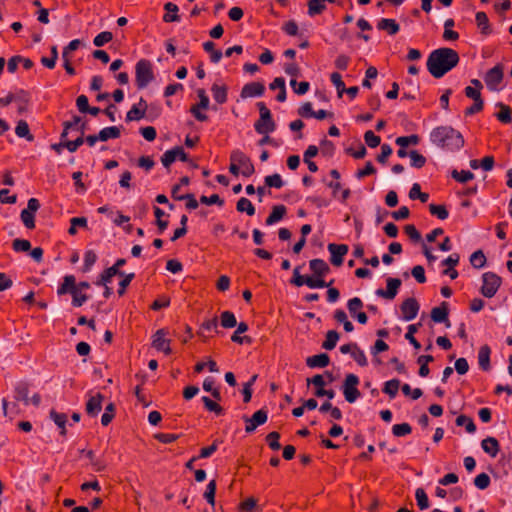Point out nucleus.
Instances as JSON below:
<instances>
[{"mask_svg": "<svg viewBox=\"0 0 512 512\" xmlns=\"http://www.w3.org/2000/svg\"><path fill=\"white\" fill-rule=\"evenodd\" d=\"M503 77L504 67L502 64H497L485 73L484 82L490 91H499L501 90Z\"/></svg>", "mask_w": 512, "mask_h": 512, "instance_id": "nucleus-5", "label": "nucleus"}, {"mask_svg": "<svg viewBox=\"0 0 512 512\" xmlns=\"http://www.w3.org/2000/svg\"><path fill=\"white\" fill-rule=\"evenodd\" d=\"M265 86L260 82H250L243 86L240 96L243 99L259 97L264 94Z\"/></svg>", "mask_w": 512, "mask_h": 512, "instance_id": "nucleus-15", "label": "nucleus"}, {"mask_svg": "<svg viewBox=\"0 0 512 512\" xmlns=\"http://www.w3.org/2000/svg\"><path fill=\"white\" fill-rule=\"evenodd\" d=\"M497 106L500 108V111L496 114L497 119L505 124L510 123L512 121L511 108L503 103H498Z\"/></svg>", "mask_w": 512, "mask_h": 512, "instance_id": "nucleus-35", "label": "nucleus"}, {"mask_svg": "<svg viewBox=\"0 0 512 512\" xmlns=\"http://www.w3.org/2000/svg\"><path fill=\"white\" fill-rule=\"evenodd\" d=\"M237 329L231 336V340L235 343L242 344L244 342L250 343L251 339L247 336L241 337L240 334L245 333L248 330V325L245 322H240L236 325Z\"/></svg>", "mask_w": 512, "mask_h": 512, "instance_id": "nucleus-32", "label": "nucleus"}, {"mask_svg": "<svg viewBox=\"0 0 512 512\" xmlns=\"http://www.w3.org/2000/svg\"><path fill=\"white\" fill-rule=\"evenodd\" d=\"M15 133L18 137L26 138L28 141H33L34 136L30 133L28 123L24 120H20L15 128Z\"/></svg>", "mask_w": 512, "mask_h": 512, "instance_id": "nucleus-36", "label": "nucleus"}, {"mask_svg": "<svg viewBox=\"0 0 512 512\" xmlns=\"http://www.w3.org/2000/svg\"><path fill=\"white\" fill-rule=\"evenodd\" d=\"M102 400L103 395L101 393L91 395L86 403V413L92 417L97 416L102 409Z\"/></svg>", "mask_w": 512, "mask_h": 512, "instance_id": "nucleus-16", "label": "nucleus"}, {"mask_svg": "<svg viewBox=\"0 0 512 512\" xmlns=\"http://www.w3.org/2000/svg\"><path fill=\"white\" fill-rule=\"evenodd\" d=\"M146 113L143 109L138 108L137 105H133L126 114V121H139L145 117Z\"/></svg>", "mask_w": 512, "mask_h": 512, "instance_id": "nucleus-52", "label": "nucleus"}, {"mask_svg": "<svg viewBox=\"0 0 512 512\" xmlns=\"http://www.w3.org/2000/svg\"><path fill=\"white\" fill-rule=\"evenodd\" d=\"M115 416V405L113 403H109L105 407V412L101 417V423L103 426H107L111 423L112 419Z\"/></svg>", "mask_w": 512, "mask_h": 512, "instance_id": "nucleus-56", "label": "nucleus"}, {"mask_svg": "<svg viewBox=\"0 0 512 512\" xmlns=\"http://www.w3.org/2000/svg\"><path fill=\"white\" fill-rule=\"evenodd\" d=\"M490 483V477L486 473H480L474 478V485L480 490L488 488Z\"/></svg>", "mask_w": 512, "mask_h": 512, "instance_id": "nucleus-59", "label": "nucleus"}, {"mask_svg": "<svg viewBox=\"0 0 512 512\" xmlns=\"http://www.w3.org/2000/svg\"><path fill=\"white\" fill-rule=\"evenodd\" d=\"M168 332L165 329L157 330L153 335L152 346L157 351H161L166 355H170L172 350L170 348V339H167Z\"/></svg>", "mask_w": 512, "mask_h": 512, "instance_id": "nucleus-9", "label": "nucleus"}, {"mask_svg": "<svg viewBox=\"0 0 512 512\" xmlns=\"http://www.w3.org/2000/svg\"><path fill=\"white\" fill-rule=\"evenodd\" d=\"M257 107L259 109L260 117L255 122L254 128L258 134H269L276 129V124L272 119L270 110L267 108L264 102H258Z\"/></svg>", "mask_w": 512, "mask_h": 512, "instance_id": "nucleus-4", "label": "nucleus"}, {"mask_svg": "<svg viewBox=\"0 0 512 512\" xmlns=\"http://www.w3.org/2000/svg\"><path fill=\"white\" fill-rule=\"evenodd\" d=\"M236 209L238 212H246L249 216H253L255 214V207L252 202L245 198L241 197L236 204Z\"/></svg>", "mask_w": 512, "mask_h": 512, "instance_id": "nucleus-34", "label": "nucleus"}, {"mask_svg": "<svg viewBox=\"0 0 512 512\" xmlns=\"http://www.w3.org/2000/svg\"><path fill=\"white\" fill-rule=\"evenodd\" d=\"M154 80L152 63L147 59H140L135 66V82L139 89H144Z\"/></svg>", "mask_w": 512, "mask_h": 512, "instance_id": "nucleus-3", "label": "nucleus"}, {"mask_svg": "<svg viewBox=\"0 0 512 512\" xmlns=\"http://www.w3.org/2000/svg\"><path fill=\"white\" fill-rule=\"evenodd\" d=\"M483 284L481 287V293L483 296L487 298L493 297L500 285H501V278L493 273V272H486L482 276Z\"/></svg>", "mask_w": 512, "mask_h": 512, "instance_id": "nucleus-7", "label": "nucleus"}, {"mask_svg": "<svg viewBox=\"0 0 512 512\" xmlns=\"http://www.w3.org/2000/svg\"><path fill=\"white\" fill-rule=\"evenodd\" d=\"M97 261V255L93 250H87L84 254V265L83 270L85 272L89 271L91 267Z\"/></svg>", "mask_w": 512, "mask_h": 512, "instance_id": "nucleus-61", "label": "nucleus"}, {"mask_svg": "<svg viewBox=\"0 0 512 512\" xmlns=\"http://www.w3.org/2000/svg\"><path fill=\"white\" fill-rule=\"evenodd\" d=\"M221 326L224 328H233L237 325L235 315L230 311H224L221 313Z\"/></svg>", "mask_w": 512, "mask_h": 512, "instance_id": "nucleus-46", "label": "nucleus"}, {"mask_svg": "<svg viewBox=\"0 0 512 512\" xmlns=\"http://www.w3.org/2000/svg\"><path fill=\"white\" fill-rule=\"evenodd\" d=\"M457 426H465V429L468 433H474L476 431V426L472 418L466 415H459L456 418Z\"/></svg>", "mask_w": 512, "mask_h": 512, "instance_id": "nucleus-42", "label": "nucleus"}, {"mask_svg": "<svg viewBox=\"0 0 512 512\" xmlns=\"http://www.w3.org/2000/svg\"><path fill=\"white\" fill-rule=\"evenodd\" d=\"M328 251L331 254V263L334 266H341L344 260V256L348 252V246L346 244L330 243L328 245Z\"/></svg>", "mask_w": 512, "mask_h": 512, "instance_id": "nucleus-12", "label": "nucleus"}, {"mask_svg": "<svg viewBox=\"0 0 512 512\" xmlns=\"http://www.w3.org/2000/svg\"><path fill=\"white\" fill-rule=\"evenodd\" d=\"M230 161H236L238 163V167H242L241 173L245 177H249L255 172L254 165L250 158L240 150H233L231 152Z\"/></svg>", "mask_w": 512, "mask_h": 512, "instance_id": "nucleus-8", "label": "nucleus"}, {"mask_svg": "<svg viewBox=\"0 0 512 512\" xmlns=\"http://www.w3.org/2000/svg\"><path fill=\"white\" fill-rule=\"evenodd\" d=\"M330 363V358L326 353L310 356L306 359V364L310 368H324Z\"/></svg>", "mask_w": 512, "mask_h": 512, "instance_id": "nucleus-20", "label": "nucleus"}, {"mask_svg": "<svg viewBox=\"0 0 512 512\" xmlns=\"http://www.w3.org/2000/svg\"><path fill=\"white\" fill-rule=\"evenodd\" d=\"M449 308L447 302H442L440 306L431 310V319L435 323H444L446 327H450L451 323L448 319Z\"/></svg>", "mask_w": 512, "mask_h": 512, "instance_id": "nucleus-14", "label": "nucleus"}, {"mask_svg": "<svg viewBox=\"0 0 512 512\" xmlns=\"http://www.w3.org/2000/svg\"><path fill=\"white\" fill-rule=\"evenodd\" d=\"M401 284L400 279L389 277L386 280V290L380 288L377 289L375 293L379 297L392 300L396 297Z\"/></svg>", "mask_w": 512, "mask_h": 512, "instance_id": "nucleus-10", "label": "nucleus"}, {"mask_svg": "<svg viewBox=\"0 0 512 512\" xmlns=\"http://www.w3.org/2000/svg\"><path fill=\"white\" fill-rule=\"evenodd\" d=\"M475 20L477 26L481 29V33L484 35H488L491 33L489 19L485 12L479 11L475 15Z\"/></svg>", "mask_w": 512, "mask_h": 512, "instance_id": "nucleus-33", "label": "nucleus"}, {"mask_svg": "<svg viewBox=\"0 0 512 512\" xmlns=\"http://www.w3.org/2000/svg\"><path fill=\"white\" fill-rule=\"evenodd\" d=\"M338 340V332L335 330H329L326 334V339L322 343V348H324L325 350H332L335 348Z\"/></svg>", "mask_w": 512, "mask_h": 512, "instance_id": "nucleus-40", "label": "nucleus"}, {"mask_svg": "<svg viewBox=\"0 0 512 512\" xmlns=\"http://www.w3.org/2000/svg\"><path fill=\"white\" fill-rule=\"evenodd\" d=\"M460 57L452 48L442 47L433 50L427 59V70L434 78H442L458 65Z\"/></svg>", "mask_w": 512, "mask_h": 512, "instance_id": "nucleus-1", "label": "nucleus"}, {"mask_svg": "<svg viewBox=\"0 0 512 512\" xmlns=\"http://www.w3.org/2000/svg\"><path fill=\"white\" fill-rule=\"evenodd\" d=\"M201 400L208 411L214 412L216 415L223 414V408L209 397L203 396Z\"/></svg>", "mask_w": 512, "mask_h": 512, "instance_id": "nucleus-51", "label": "nucleus"}, {"mask_svg": "<svg viewBox=\"0 0 512 512\" xmlns=\"http://www.w3.org/2000/svg\"><path fill=\"white\" fill-rule=\"evenodd\" d=\"M481 447L485 453H487L488 455H490L493 458L497 456V454L500 450V445H499L498 440L496 438L490 437V436L482 440Z\"/></svg>", "mask_w": 512, "mask_h": 512, "instance_id": "nucleus-19", "label": "nucleus"}, {"mask_svg": "<svg viewBox=\"0 0 512 512\" xmlns=\"http://www.w3.org/2000/svg\"><path fill=\"white\" fill-rule=\"evenodd\" d=\"M470 263L475 268H482L486 263V257L481 250L473 252L470 256Z\"/></svg>", "mask_w": 512, "mask_h": 512, "instance_id": "nucleus-49", "label": "nucleus"}, {"mask_svg": "<svg viewBox=\"0 0 512 512\" xmlns=\"http://www.w3.org/2000/svg\"><path fill=\"white\" fill-rule=\"evenodd\" d=\"M429 211L440 220H445L449 216V212L445 205L430 204Z\"/></svg>", "mask_w": 512, "mask_h": 512, "instance_id": "nucleus-43", "label": "nucleus"}, {"mask_svg": "<svg viewBox=\"0 0 512 512\" xmlns=\"http://www.w3.org/2000/svg\"><path fill=\"white\" fill-rule=\"evenodd\" d=\"M216 481L211 480L206 487V491L204 493V498L207 500L209 504L212 506L215 504V493H216Z\"/></svg>", "mask_w": 512, "mask_h": 512, "instance_id": "nucleus-58", "label": "nucleus"}, {"mask_svg": "<svg viewBox=\"0 0 512 512\" xmlns=\"http://www.w3.org/2000/svg\"><path fill=\"white\" fill-rule=\"evenodd\" d=\"M113 39V34L109 31L99 33L93 40V44L97 47L104 46Z\"/></svg>", "mask_w": 512, "mask_h": 512, "instance_id": "nucleus-60", "label": "nucleus"}, {"mask_svg": "<svg viewBox=\"0 0 512 512\" xmlns=\"http://www.w3.org/2000/svg\"><path fill=\"white\" fill-rule=\"evenodd\" d=\"M490 354H491V350L488 345H484V346L480 347L479 352H478V363H479L480 368L484 371H489L491 368Z\"/></svg>", "mask_w": 512, "mask_h": 512, "instance_id": "nucleus-25", "label": "nucleus"}, {"mask_svg": "<svg viewBox=\"0 0 512 512\" xmlns=\"http://www.w3.org/2000/svg\"><path fill=\"white\" fill-rule=\"evenodd\" d=\"M179 189V185H175L172 188V198L175 200H187L186 207L190 210H194L198 207V201L193 194L177 195L175 190Z\"/></svg>", "mask_w": 512, "mask_h": 512, "instance_id": "nucleus-27", "label": "nucleus"}, {"mask_svg": "<svg viewBox=\"0 0 512 512\" xmlns=\"http://www.w3.org/2000/svg\"><path fill=\"white\" fill-rule=\"evenodd\" d=\"M286 214V207L284 205H275L272 208L271 213L266 218V225H273L279 222Z\"/></svg>", "mask_w": 512, "mask_h": 512, "instance_id": "nucleus-26", "label": "nucleus"}, {"mask_svg": "<svg viewBox=\"0 0 512 512\" xmlns=\"http://www.w3.org/2000/svg\"><path fill=\"white\" fill-rule=\"evenodd\" d=\"M214 384H215V381L213 378L211 377H207L204 379L203 381V389L206 391V392H210L212 397L216 400H221V393H220V389L219 388H216L214 387Z\"/></svg>", "mask_w": 512, "mask_h": 512, "instance_id": "nucleus-41", "label": "nucleus"}, {"mask_svg": "<svg viewBox=\"0 0 512 512\" xmlns=\"http://www.w3.org/2000/svg\"><path fill=\"white\" fill-rule=\"evenodd\" d=\"M330 80L333 85L336 87L338 96L341 97L345 91V84L342 80V76L338 72H333L330 75Z\"/></svg>", "mask_w": 512, "mask_h": 512, "instance_id": "nucleus-57", "label": "nucleus"}, {"mask_svg": "<svg viewBox=\"0 0 512 512\" xmlns=\"http://www.w3.org/2000/svg\"><path fill=\"white\" fill-rule=\"evenodd\" d=\"M364 140H365V143L370 148H376L380 144V142H381L380 137L375 135L374 132L371 131V130H368V131L365 132Z\"/></svg>", "mask_w": 512, "mask_h": 512, "instance_id": "nucleus-64", "label": "nucleus"}, {"mask_svg": "<svg viewBox=\"0 0 512 512\" xmlns=\"http://www.w3.org/2000/svg\"><path fill=\"white\" fill-rule=\"evenodd\" d=\"M164 9L167 13L163 16V21L166 23L177 22L180 20L178 12V6L172 2H167L164 5Z\"/></svg>", "mask_w": 512, "mask_h": 512, "instance_id": "nucleus-30", "label": "nucleus"}, {"mask_svg": "<svg viewBox=\"0 0 512 512\" xmlns=\"http://www.w3.org/2000/svg\"><path fill=\"white\" fill-rule=\"evenodd\" d=\"M412 427L408 423L395 424L392 427V433L396 437H402L410 434Z\"/></svg>", "mask_w": 512, "mask_h": 512, "instance_id": "nucleus-55", "label": "nucleus"}, {"mask_svg": "<svg viewBox=\"0 0 512 512\" xmlns=\"http://www.w3.org/2000/svg\"><path fill=\"white\" fill-rule=\"evenodd\" d=\"M268 419L267 411L264 409H260L256 411L251 418L245 419L246 426L245 431L247 433L253 432L258 426L266 423Z\"/></svg>", "mask_w": 512, "mask_h": 512, "instance_id": "nucleus-13", "label": "nucleus"}, {"mask_svg": "<svg viewBox=\"0 0 512 512\" xmlns=\"http://www.w3.org/2000/svg\"><path fill=\"white\" fill-rule=\"evenodd\" d=\"M421 326V324H411L407 328V333L405 334V338L410 342V344L413 345L415 349H420L421 345L418 342V340L414 337V334L417 332L418 327Z\"/></svg>", "mask_w": 512, "mask_h": 512, "instance_id": "nucleus-45", "label": "nucleus"}, {"mask_svg": "<svg viewBox=\"0 0 512 512\" xmlns=\"http://www.w3.org/2000/svg\"><path fill=\"white\" fill-rule=\"evenodd\" d=\"M280 434L276 431L270 432L266 436V442L272 450H279L281 448V444L279 443Z\"/></svg>", "mask_w": 512, "mask_h": 512, "instance_id": "nucleus-63", "label": "nucleus"}, {"mask_svg": "<svg viewBox=\"0 0 512 512\" xmlns=\"http://www.w3.org/2000/svg\"><path fill=\"white\" fill-rule=\"evenodd\" d=\"M379 30L387 31L389 35H395L399 32L400 26L394 19L382 18L377 23Z\"/></svg>", "mask_w": 512, "mask_h": 512, "instance_id": "nucleus-22", "label": "nucleus"}, {"mask_svg": "<svg viewBox=\"0 0 512 512\" xmlns=\"http://www.w3.org/2000/svg\"><path fill=\"white\" fill-rule=\"evenodd\" d=\"M359 378L355 374H347L342 385L345 400L349 403H354L360 397V391L357 386Z\"/></svg>", "mask_w": 512, "mask_h": 512, "instance_id": "nucleus-6", "label": "nucleus"}, {"mask_svg": "<svg viewBox=\"0 0 512 512\" xmlns=\"http://www.w3.org/2000/svg\"><path fill=\"white\" fill-rule=\"evenodd\" d=\"M307 6H308V15L310 17L319 15L326 9V5L324 4L323 1H320V0H309L307 3Z\"/></svg>", "mask_w": 512, "mask_h": 512, "instance_id": "nucleus-38", "label": "nucleus"}, {"mask_svg": "<svg viewBox=\"0 0 512 512\" xmlns=\"http://www.w3.org/2000/svg\"><path fill=\"white\" fill-rule=\"evenodd\" d=\"M415 499L417 502V506L421 509L429 508V499L423 488H417L415 492Z\"/></svg>", "mask_w": 512, "mask_h": 512, "instance_id": "nucleus-44", "label": "nucleus"}, {"mask_svg": "<svg viewBox=\"0 0 512 512\" xmlns=\"http://www.w3.org/2000/svg\"><path fill=\"white\" fill-rule=\"evenodd\" d=\"M121 135L120 128L117 126L105 127L97 135L100 141L119 138Z\"/></svg>", "mask_w": 512, "mask_h": 512, "instance_id": "nucleus-29", "label": "nucleus"}, {"mask_svg": "<svg viewBox=\"0 0 512 512\" xmlns=\"http://www.w3.org/2000/svg\"><path fill=\"white\" fill-rule=\"evenodd\" d=\"M451 176L453 179H455L456 181H458L460 183H465L474 178V174L468 170H461V171L453 170L451 173Z\"/></svg>", "mask_w": 512, "mask_h": 512, "instance_id": "nucleus-53", "label": "nucleus"}, {"mask_svg": "<svg viewBox=\"0 0 512 512\" xmlns=\"http://www.w3.org/2000/svg\"><path fill=\"white\" fill-rule=\"evenodd\" d=\"M116 275L123 276L124 273L120 270H116V267H109L105 269L99 276L98 280L95 282L96 285H106L111 282L112 278Z\"/></svg>", "mask_w": 512, "mask_h": 512, "instance_id": "nucleus-24", "label": "nucleus"}, {"mask_svg": "<svg viewBox=\"0 0 512 512\" xmlns=\"http://www.w3.org/2000/svg\"><path fill=\"white\" fill-rule=\"evenodd\" d=\"M15 395L14 398L17 401H22L25 405L30 404L29 394V386L26 382H19L16 384L14 389Z\"/></svg>", "mask_w": 512, "mask_h": 512, "instance_id": "nucleus-23", "label": "nucleus"}, {"mask_svg": "<svg viewBox=\"0 0 512 512\" xmlns=\"http://www.w3.org/2000/svg\"><path fill=\"white\" fill-rule=\"evenodd\" d=\"M363 307V302L359 297H354L350 299L347 303V308L349 310V313L351 316L355 317L358 313V310H360Z\"/></svg>", "mask_w": 512, "mask_h": 512, "instance_id": "nucleus-62", "label": "nucleus"}, {"mask_svg": "<svg viewBox=\"0 0 512 512\" xmlns=\"http://www.w3.org/2000/svg\"><path fill=\"white\" fill-rule=\"evenodd\" d=\"M420 306L417 300L413 297L405 299L401 306L400 310L402 313V318L405 321H411L413 320L418 312H419Z\"/></svg>", "mask_w": 512, "mask_h": 512, "instance_id": "nucleus-11", "label": "nucleus"}, {"mask_svg": "<svg viewBox=\"0 0 512 512\" xmlns=\"http://www.w3.org/2000/svg\"><path fill=\"white\" fill-rule=\"evenodd\" d=\"M419 142H420V137L416 134H412L409 136H400V137H397L395 140V143L402 148H406L409 145H418Z\"/></svg>", "mask_w": 512, "mask_h": 512, "instance_id": "nucleus-39", "label": "nucleus"}, {"mask_svg": "<svg viewBox=\"0 0 512 512\" xmlns=\"http://www.w3.org/2000/svg\"><path fill=\"white\" fill-rule=\"evenodd\" d=\"M409 157L411 160V166L417 169L422 168L426 163V158L416 150L410 151Z\"/></svg>", "mask_w": 512, "mask_h": 512, "instance_id": "nucleus-50", "label": "nucleus"}, {"mask_svg": "<svg viewBox=\"0 0 512 512\" xmlns=\"http://www.w3.org/2000/svg\"><path fill=\"white\" fill-rule=\"evenodd\" d=\"M430 140L443 149L456 151L464 146L462 134L451 126H439L432 130Z\"/></svg>", "mask_w": 512, "mask_h": 512, "instance_id": "nucleus-2", "label": "nucleus"}, {"mask_svg": "<svg viewBox=\"0 0 512 512\" xmlns=\"http://www.w3.org/2000/svg\"><path fill=\"white\" fill-rule=\"evenodd\" d=\"M81 120H82L81 117L74 115L71 121H65L63 123V131L61 133V140H64L67 137L69 130L74 129V128L77 129Z\"/></svg>", "mask_w": 512, "mask_h": 512, "instance_id": "nucleus-47", "label": "nucleus"}, {"mask_svg": "<svg viewBox=\"0 0 512 512\" xmlns=\"http://www.w3.org/2000/svg\"><path fill=\"white\" fill-rule=\"evenodd\" d=\"M51 419L55 422V424L60 428V434L62 436L66 435L65 424L67 422V416L64 413H58L55 410H51L50 412Z\"/></svg>", "mask_w": 512, "mask_h": 512, "instance_id": "nucleus-37", "label": "nucleus"}, {"mask_svg": "<svg viewBox=\"0 0 512 512\" xmlns=\"http://www.w3.org/2000/svg\"><path fill=\"white\" fill-rule=\"evenodd\" d=\"M309 268L314 276L325 277L330 272L329 265L322 259H312L309 262Z\"/></svg>", "mask_w": 512, "mask_h": 512, "instance_id": "nucleus-17", "label": "nucleus"}, {"mask_svg": "<svg viewBox=\"0 0 512 512\" xmlns=\"http://www.w3.org/2000/svg\"><path fill=\"white\" fill-rule=\"evenodd\" d=\"M211 92L217 103L224 104L227 101V87L225 85L213 84Z\"/></svg>", "mask_w": 512, "mask_h": 512, "instance_id": "nucleus-31", "label": "nucleus"}, {"mask_svg": "<svg viewBox=\"0 0 512 512\" xmlns=\"http://www.w3.org/2000/svg\"><path fill=\"white\" fill-rule=\"evenodd\" d=\"M17 100L23 101L24 103L28 102L27 93L24 90H21L18 94L8 93L5 97L0 98V106L6 107L12 102Z\"/></svg>", "mask_w": 512, "mask_h": 512, "instance_id": "nucleus-28", "label": "nucleus"}, {"mask_svg": "<svg viewBox=\"0 0 512 512\" xmlns=\"http://www.w3.org/2000/svg\"><path fill=\"white\" fill-rule=\"evenodd\" d=\"M472 86H467L464 89L465 96L474 100L482 99L481 89L483 88L482 82L478 79L471 80Z\"/></svg>", "mask_w": 512, "mask_h": 512, "instance_id": "nucleus-21", "label": "nucleus"}, {"mask_svg": "<svg viewBox=\"0 0 512 512\" xmlns=\"http://www.w3.org/2000/svg\"><path fill=\"white\" fill-rule=\"evenodd\" d=\"M400 381L398 379H392L385 382L383 392L388 394L390 398H394L399 390Z\"/></svg>", "mask_w": 512, "mask_h": 512, "instance_id": "nucleus-48", "label": "nucleus"}, {"mask_svg": "<svg viewBox=\"0 0 512 512\" xmlns=\"http://www.w3.org/2000/svg\"><path fill=\"white\" fill-rule=\"evenodd\" d=\"M77 289L78 287L76 286L75 277L73 275H66L63 278L62 284L58 287L57 293L59 295H64L67 293L72 295Z\"/></svg>", "mask_w": 512, "mask_h": 512, "instance_id": "nucleus-18", "label": "nucleus"}, {"mask_svg": "<svg viewBox=\"0 0 512 512\" xmlns=\"http://www.w3.org/2000/svg\"><path fill=\"white\" fill-rule=\"evenodd\" d=\"M290 86L292 87L293 91L298 95H304L308 92L310 88V84L307 81L297 82L296 79L290 80Z\"/></svg>", "mask_w": 512, "mask_h": 512, "instance_id": "nucleus-54", "label": "nucleus"}]
</instances>
